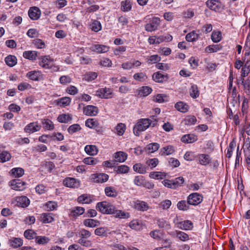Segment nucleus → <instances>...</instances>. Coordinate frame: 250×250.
Here are the masks:
<instances>
[{
  "label": "nucleus",
  "instance_id": "nucleus-12",
  "mask_svg": "<svg viewBox=\"0 0 250 250\" xmlns=\"http://www.w3.org/2000/svg\"><path fill=\"white\" fill-rule=\"evenodd\" d=\"M83 114L87 116H94L98 113V108L97 106L88 105L83 107Z\"/></svg>",
  "mask_w": 250,
  "mask_h": 250
},
{
  "label": "nucleus",
  "instance_id": "nucleus-4",
  "mask_svg": "<svg viewBox=\"0 0 250 250\" xmlns=\"http://www.w3.org/2000/svg\"><path fill=\"white\" fill-rule=\"evenodd\" d=\"M9 186L12 189L17 191H22L26 188V183L21 181L20 180L14 179L11 180L9 183Z\"/></svg>",
  "mask_w": 250,
  "mask_h": 250
},
{
  "label": "nucleus",
  "instance_id": "nucleus-43",
  "mask_svg": "<svg viewBox=\"0 0 250 250\" xmlns=\"http://www.w3.org/2000/svg\"><path fill=\"white\" fill-rule=\"evenodd\" d=\"M199 35L195 31H193L188 34L186 36V39L188 42H192L197 40L199 38Z\"/></svg>",
  "mask_w": 250,
  "mask_h": 250
},
{
  "label": "nucleus",
  "instance_id": "nucleus-38",
  "mask_svg": "<svg viewBox=\"0 0 250 250\" xmlns=\"http://www.w3.org/2000/svg\"><path fill=\"white\" fill-rule=\"evenodd\" d=\"M152 89L147 86H142L139 90V95L140 96L146 97L151 93Z\"/></svg>",
  "mask_w": 250,
  "mask_h": 250
},
{
  "label": "nucleus",
  "instance_id": "nucleus-51",
  "mask_svg": "<svg viewBox=\"0 0 250 250\" xmlns=\"http://www.w3.org/2000/svg\"><path fill=\"white\" fill-rule=\"evenodd\" d=\"M91 29L96 32H97L101 30L102 25L101 23L96 20L94 21L90 25Z\"/></svg>",
  "mask_w": 250,
  "mask_h": 250
},
{
  "label": "nucleus",
  "instance_id": "nucleus-23",
  "mask_svg": "<svg viewBox=\"0 0 250 250\" xmlns=\"http://www.w3.org/2000/svg\"><path fill=\"white\" fill-rule=\"evenodd\" d=\"M175 151L174 147L172 146H168L162 148L159 151L161 155H169L172 154Z\"/></svg>",
  "mask_w": 250,
  "mask_h": 250
},
{
  "label": "nucleus",
  "instance_id": "nucleus-5",
  "mask_svg": "<svg viewBox=\"0 0 250 250\" xmlns=\"http://www.w3.org/2000/svg\"><path fill=\"white\" fill-rule=\"evenodd\" d=\"M160 25V20L158 18H154L149 23L145 25V29L148 32H152L157 29Z\"/></svg>",
  "mask_w": 250,
  "mask_h": 250
},
{
  "label": "nucleus",
  "instance_id": "nucleus-48",
  "mask_svg": "<svg viewBox=\"0 0 250 250\" xmlns=\"http://www.w3.org/2000/svg\"><path fill=\"white\" fill-rule=\"evenodd\" d=\"M166 176V174L165 173L159 171L152 172L149 174V177L151 178L155 179H162L165 178Z\"/></svg>",
  "mask_w": 250,
  "mask_h": 250
},
{
  "label": "nucleus",
  "instance_id": "nucleus-13",
  "mask_svg": "<svg viewBox=\"0 0 250 250\" xmlns=\"http://www.w3.org/2000/svg\"><path fill=\"white\" fill-rule=\"evenodd\" d=\"M112 94V90L109 88H101L97 90L96 95L101 98H109Z\"/></svg>",
  "mask_w": 250,
  "mask_h": 250
},
{
  "label": "nucleus",
  "instance_id": "nucleus-62",
  "mask_svg": "<svg viewBox=\"0 0 250 250\" xmlns=\"http://www.w3.org/2000/svg\"><path fill=\"white\" fill-rule=\"evenodd\" d=\"M81 127L79 124H74V125H70L68 127L67 131L69 133L73 134V133L76 132L78 131L79 130H81Z\"/></svg>",
  "mask_w": 250,
  "mask_h": 250
},
{
  "label": "nucleus",
  "instance_id": "nucleus-49",
  "mask_svg": "<svg viewBox=\"0 0 250 250\" xmlns=\"http://www.w3.org/2000/svg\"><path fill=\"white\" fill-rule=\"evenodd\" d=\"M211 39L214 42H218L221 40L222 34L220 31H214L211 36Z\"/></svg>",
  "mask_w": 250,
  "mask_h": 250
},
{
  "label": "nucleus",
  "instance_id": "nucleus-17",
  "mask_svg": "<svg viewBox=\"0 0 250 250\" xmlns=\"http://www.w3.org/2000/svg\"><path fill=\"white\" fill-rule=\"evenodd\" d=\"M168 77L167 74H165L161 72L154 73L152 75L153 80L157 83H163L167 80Z\"/></svg>",
  "mask_w": 250,
  "mask_h": 250
},
{
  "label": "nucleus",
  "instance_id": "nucleus-37",
  "mask_svg": "<svg viewBox=\"0 0 250 250\" xmlns=\"http://www.w3.org/2000/svg\"><path fill=\"white\" fill-rule=\"evenodd\" d=\"M23 56L30 60H35L37 56V53L35 51H26L23 52Z\"/></svg>",
  "mask_w": 250,
  "mask_h": 250
},
{
  "label": "nucleus",
  "instance_id": "nucleus-39",
  "mask_svg": "<svg viewBox=\"0 0 250 250\" xmlns=\"http://www.w3.org/2000/svg\"><path fill=\"white\" fill-rule=\"evenodd\" d=\"M159 147L160 145L158 143H152L148 144L146 148L148 153H153L158 150Z\"/></svg>",
  "mask_w": 250,
  "mask_h": 250
},
{
  "label": "nucleus",
  "instance_id": "nucleus-9",
  "mask_svg": "<svg viewBox=\"0 0 250 250\" xmlns=\"http://www.w3.org/2000/svg\"><path fill=\"white\" fill-rule=\"evenodd\" d=\"M41 125L37 122L31 123L25 126L24 130L26 133H32L39 131Z\"/></svg>",
  "mask_w": 250,
  "mask_h": 250
},
{
  "label": "nucleus",
  "instance_id": "nucleus-21",
  "mask_svg": "<svg viewBox=\"0 0 250 250\" xmlns=\"http://www.w3.org/2000/svg\"><path fill=\"white\" fill-rule=\"evenodd\" d=\"M129 226L132 229L140 230L143 229L144 226L141 221L136 219L131 221L129 224Z\"/></svg>",
  "mask_w": 250,
  "mask_h": 250
},
{
  "label": "nucleus",
  "instance_id": "nucleus-64",
  "mask_svg": "<svg viewBox=\"0 0 250 250\" xmlns=\"http://www.w3.org/2000/svg\"><path fill=\"white\" fill-rule=\"evenodd\" d=\"M91 235V232L85 229H82L79 231L80 238L87 239L90 237Z\"/></svg>",
  "mask_w": 250,
  "mask_h": 250
},
{
  "label": "nucleus",
  "instance_id": "nucleus-2",
  "mask_svg": "<svg viewBox=\"0 0 250 250\" xmlns=\"http://www.w3.org/2000/svg\"><path fill=\"white\" fill-rule=\"evenodd\" d=\"M96 208L102 213L105 214H113L115 211L114 206L106 202L98 203Z\"/></svg>",
  "mask_w": 250,
  "mask_h": 250
},
{
  "label": "nucleus",
  "instance_id": "nucleus-42",
  "mask_svg": "<svg viewBox=\"0 0 250 250\" xmlns=\"http://www.w3.org/2000/svg\"><path fill=\"white\" fill-rule=\"evenodd\" d=\"M85 125L90 128H95L98 126L99 125L98 122L93 118L88 119L85 121Z\"/></svg>",
  "mask_w": 250,
  "mask_h": 250
},
{
  "label": "nucleus",
  "instance_id": "nucleus-35",
  "mask_svg": "<svg viewBox=\"0 0 250 250\" xmlns=\"http://www.w3.org/2000/svg\"><path fill=\"white\" fill-rule=\"evenodd\" d=\"M11 173L15 177H21L24 173V170L21 167H15L12 168L10 171Z\"/></svg>",
  "mask_w": 250,
  "mask_h": 250
},
{
  "label": "nucleus",
  "instance_id": "nucleus-58",
  "mask_svg": "<svg viewBox=\"0 0 250 250\" xmlns=\"http://www.w3.org/2000/svg\"><path fill=\"white\" fill-rule=\"evenodd\" d=\"M235 146H236V142L234 140H233L229 143V146L228 148H227V156L228 158L231 157L232 154L233 150Z\"/></svg>",
  "mask_w": 250,
  "mask_h": 250
},
{
  "label": "nucleus",
  "instance_id": "nucleus-41",
  "mask_svg": "<svg viewBox=\"0 0 250 250\" xmlns=\"http://www.w3.org/2000/svg\"><path fill=\"white\" fill-rule=\"evenodd\" d=\"M246 146H247V150L245 148L244 149V152L245 155V162L247 164V166L248 167H250V144L248 143L246 145Z\"/></svg>",
  "mask_w": 250,
  "mask_h": 250
},
{
  "label": "nucleus",
  "instance_id": "nucleus-19",
  "mask_svg": "<svg viewBox=\"0 0 250 250\" xmlns=\"http://www.w3.org/2000/svg\"><path fill=\"white\" fill-rule=\"evenodd\" d=\"M92 50L98 53H104L109 50V47L103 44H95L92 46Z\"/></svg>",
  "mask_w": 250,
  "mask_h": 250
},
{
  "label": "nucleus",
  "instance_id": "nucleus-25",
  "mask_svg": "<svg viewBox=\"0 0 250 250\" xmlns=\"http://www.w3.org/2000/svg\"><path fill=\"white\" fill-rule=\"evenodd\" d=\"M105 194L107 196L115 197L118 195V191L112 187H107L104 189Z\"/></svg>",
  "mask_w": 250,
  "mask_h": 250
},
{
  "label": "nucleus",
  "instance_id": "nucleus-46",
  "mask_svg": "<svg viewBox=\"0 0 250 250\" xmlns=\"http://www.w3.org/2000/svg\"><path fill=\"white\" fill-rule=\"evenodd\" d=\"M95 234L100 236H106L108 235V229L107 228H98L95 230Z\"/></svg>",
  "mask_w": 250,
  "mask_h": 250
},
{
  "label": "nucleus",
  "instance_id": "nucleus-30",
  "mask_svg": "<svg viewBox=\"0 0 250 250\" xmlns=\"http://www.w3.org/2000/svg\"><path fill=\"white\" fill-rule=\"evenodd\" d=\"M175 107L178 111L185 113L188 111V106L183 102H179L175 104Z\"/></svg>",
  "mask_w": 250,
  "mask_h": 250
},
{
  "label": "nucleus",
  "instance_id": "nucleus-32",
  "mask_svg": "<svg viewBox=\"0 0 250 250\" xmlns=\"http://www.w3.org/2000/svg\"><path fill=\"white\" fill-rule=\"evenodd\" d=\"M83 224L86 227L94 228L98 226L100 224V222L92 219H86L83 221Z\"/></svg>",
  "mask_w": 250,
  "mask_h": 250
},
{
  "label": "nucleus",
  "instance_id": "nucleus-61",
  "mask_svg": "<svg viewBox=\"0 0 250 250\" xmlns=\"http://www.w3.org/2000/svg\"><path fill=\"white\" fill-rule=\"evenodd\" d=\"M113 214H115L116 217L120 218H128L130 216L129 213H126L121 210H115L114 213Z\"/></svg>",
  "mask_w": 250,
  "mask_h": 250
},
{
  "label": "nucleus",
  "instance_id": "nucleus-50",
  "mask_svg": "<svg viewBox=\"0 0 250 250\" xmlns=\"http://www.w3.org/2000/svg\"><path fill=\"white\" fill-rule=\"evenodd\" d=\"M24 236L28 239H36L37 236V233L32 229L26 230L24 232Z\"/></svg>",
  "mask_w": 250,
  "mask_h": 250
},
{
  "label": "nucleus",
  "instance_id": "nucleus-31",
  "mask_svg": "<svg viewBox=\"0 0 250 250\" xmlns=\"http://www.w3.org/2000/svg\"><path fill=\"white\" fill-rule=\"evenodd\" d=\"M41 220L43 223H49L54 220V218L51 213H44L41 215Z\"/></svg>",
  "mask_w": 250,
  "mask_h": 250
},
{
  "label": "nucleus",
  "instance_id": "nucleus-36",
  "mask_svg": "<svg viewBox=\"0 0 250 250\" xmlns=\"http://www.w3.org/2000/svg\"><path fill=\"white\" fill-rule=\"evenodd\" d=\"M190 96L193 99L198 98L199 96V91L197 86L195 84H192L189 89Z\"/></svg>",
  "mask_w": 250,
  "mask_h": 250
},
{
  "label": "nucleus",
  "instance_id": "nucleus-40",
  "mask_svg": "<svg viewBox=\"0 0 250 250\" xmlns=\"http://www.w3.org/2000/svg\"><path fill=\"white\" fill-rule=\"evenodd\" d=\"M133 168L135 171L141 174H144L146 172V167L140 163L135 164Z\"/></svg>",
  "mask_w": 250,
  "mask_h": 250
},
{
  "label": "nucleus",
  "instance_id": "nucleus-28",
  "mask_svg": "<svg viewBox=\"0 0 250 250\" xmlns=\"http://www.w3.org/2000/svg\"><path fill=\"white\" fill-rule=\"evenodd\" d=\"M42 123L43 125V128L45 129L52 130L54 128V125L53 122L49 119H42Z\"/></svg>",
  "mask_w": 250,
  "mask_h": 250
},
{
  "label": "nucleus",
  "instance_id": "nucleus-33",
  "mask_svg": "<svg viewBox=\"0 0 250 250\" xmlns=\"http://www.w3.org/2000/svg\"><path fill=\"white\" fill-rule=\"evenodd\" d=\"M57 104L61 106L68 105L71 102V99L68 97H64L58 99L56 101Z\"/></svg>",
  "mask_w": 250,
  "mask_h": 250
},
{
  "label": "nucleus",
  "instance_id": "nucleus-14",
  "mask_svg": "<svg viewBox=\"0 0 250 250\" xmlns=\"http://www.w3.org/2000/svg\"><path fill=\"white\" fill-rule=\"evenodd\" d=\"M133 207L136 209L141 211H146L149 208L148 205L146 202L140 200L134 202Z\"/></svg>",
  "mask_w": 250,
  "mask_h": 250
},
{
  "label": "nucleus",
  "instance_id": "nucleus-7",
  "mask_svg": "<svg viewBox=\"0 0 250 250\" xmlns=\"http://www.w3.org/2000/svg\"><path fill=\"white\" fill-rule=\"evenodd\" d=\"M109 176L105 173L93 174L90 176V179L94 182L97 183H102L106 182Z\"/></svg>",
  "mask_w": 250,
  "mask_h": 250
},
{
  "label": "nucleus",
  "instance_id": "nucleus-16",
  "mask_svg": "<svg viewBox=\"0 0 250 250\" xmlns=\"http://www.w3.org/2000/svg\"><path fill=\"white\" fill-rule=\"evenodd\" d=\"M16 205L19 207L25 208L28 206L30 204L29 199L24 196L17 197L15 199Z\"/></svg>",
  "mask_w": 250,
  "mask_h": 250
},
{
  "label": "nucleus",
  "instance_id": "nucleus-60",
  "mask_svg": "<svg viewBox=\"0 0 250 250\" xmlns=\"http://www.w3.org/2000/svg\"><path fill=\"white\" fill-rule=\"evenodd\" d=\"M99 161L93 157H86L83 160V162L88 165H94L98 163Z\"/></svg>",
  "mask_w": 250,
  "mask_h": 250
},
{
  "label": "nucleus",
  "instance_id": "nucleus-26",
  "mask_svg": "<svg viewBox=\"0 0 250 250\" xmlns=\"http://www.w3.org/2000/svg\"><path fill=\"white\" fill-rule=\"evenodd\" d=\"M130 170L129 167L126 165H121L114 167V171L117 174L127 173Z\"/></svg>",
  "mask_w": 250,
  "mask_h": 250
},
{
  "label": "nucleus",
  "instance_id": "nucleus-55",
  "mask_svg": "<svg viewBox=\"0 0 250 250\" xmlns=\"http://www.w3.org/2000/svg\"><path fill=\"white\" fill-rule=\"evenodd\" d=\"M126 129V126L125 124L123 123H119L118 124L116 127V130L117 131V134L119 136H122Z\"/></svg>",
  "mask_w": 250,
  "mask_h": 250
},
{
  "label": "nucleus",
  "instance_id": "nucleus-11",
  "mask_svg": "<svg viewBox=\"0 0 250 250\" xmlns=\"http://www.w3.org/2000/svg\"><path fill=\"white\" fill-rule=\"evenodd\" d=\"M64 185L71 188H78L80 187V182L74 178H66L63 182Z\"/></svg>",
  "mask_w": 250,
  "mask_h": 250
},
{
  "label": "nucleus",
  "instance_id": "nucleus-20",
  "mask_svg": "<svg viewBox=\"0 0 250 250\" xmlns=\"http://www.w3.org/2000/svg\"><path fill=\"white\" fill-rule=\"evenodd\" d=\"M197 139V136L192 134H189L184 135L181 138V141L185 143H192L196 141Z\"/></svg>",
  "mask_w": 250,
  "mask_h": 250
},
{
  "label": "nucleus",
  "instance_id": "nucleus-52",
  "mask_svg": "<svg viewBox=\"0 0 250 250\" xmlns=\"http://www.w3.org/2000/svg\"><path fill=\"white\" fill-rule=\"evenodd\" d=\"M222 47L219 44H213L212 45L208 46L206 49L205 51L207 52H215L218 50H221Z\"/></svg>",
  "mask_w": 250,
  "mask_h": 250
},
{
  "label": "nucleus",
  "instance_id": "nucleus-15",
  "mask_svg": "<svg viewBox=\"0 0 250 250\" xmlns=\"http://www.w3.org/2000/svg\"><path fill=\"white\" fill-rule=\"evenodd\" d=\"M199 163L203 166H207L211 162V158L206 154H200L198 156Z\"/></svg>",
  "mask_w": 250,
  "mask_h": 250
},
{
  "label": "nucleus",
  "instance_id": "nucleus-27",
  "mask_svg": "<svg viewBox=\"0 0 250 250\" xmlns=\"http://www.w3.org/2000/svg\"><path fill=\"white\" fill-rule=\"evenodd\" d=\"M23 244L22 240L20 238L13 237L10 240V244L13 248H17Z\"/></svg>",
  "mask_w": 250,
  "mask_h": 250
},
{
  "label": "nucleus",
  "instance_id": "nucleus-3",
  "mask_svg": "<svg viewBox=\"0 0 250 250\" xmlns=\"http://www.w3.org/2000/svg\"><path fill=\"white\" fill-rule=\"evenodd\" d=\"M203 197L201 194L195 192L189 194L187 198L188 204L190 205L196 206L203 201Z\"/></svg>",
  "mask_w": 250,
  "mask_h": 250
},
{
  "label": "nucleus",
  "instance_id": "nucleus-1",
  "mask_svg": "<svg viewBox=\"0 0 250 250\" xmlns=\"http://www.w3.org/2000/svg\"><path fill=\"white\" fill-rule=\"evenodd\" d=\"M156 124V121L152 122L150 119H141L138 121L133 127V133L135 135L138 136L140 132L146 130L150 126H154Z\"/></svg>",
  "mask_w": 250,
  "mask_h": 250
},
{
  "label": "nucleus",
  "instance_id": "nucleus-47",
  "mask_svg": "<svg viewBox=\"0 0 250 250\" xmlns=\"http://www.w3.org/2000/svg\"><path fill=\"white\" fill-rule=\"evenodd\" d=\"M11 155L10 153L7 151H3L0 153V162L4 163L10 160Z\"/></svg>",
  "mask_w": 250,
  "mask_h": 250
},
{
  "label": "nucleus",
  "instance_id": "nucleus-53",
  "mask_svg": "<svg viewBox=\"0 0 250 250\" xmlns=\"http://www.w3.org/2000/svg\"><path fill=\"white\" fill-rule=\"evenodd\" d=\"M172 180L173 183V189L176 188H177L181 186L184 182V178L181 176Z\"/></svg>",
  "mask_w": 250,
  "mask_h": 250
},
{
  "label": "nucleus",
  "instance_id": "nucleus-6",
  "mask_svg": "<svg viewBox=\"0 0 250 250\" xmlns=\"http://www.w3.org/2000/svg\"><path fill=\"white\" fill-rule=\"evenodd\" d=\"M39 65L43 68L50 69L54 65V62L49 56H42L41 61L39 62Z\"/></svg>",
  "mask_w": 250,
  "mask_h": 250
},
{
  "label": "nucleus",
  "instance_id": "nucleus-63",
  "mask_svg": "<svg viewBox=\"0 0 250 250\" xmlns=\"http://www.w3.org/2000/svg\"><path fill=\"white\" fill-rule=\"evenodd\" d=\"M157 224L160 228L168 229L170 228V225L164 219H160L157 221Z\"/></svg>",
  "mask_w": 250,
  "mask_h": 250
},
{
  "label": "nucleus",
  "instance_id": "nucleus-24",
  "mask_svg": "<svg viewBox=\"0 0 250 250\" xmlns=\"http://www.w3.org/2000/svg\"><path fill=\"white\" fill-rule=\"evenodd\" d=\"M85 152L91 156L96 155L98 152V149L96 146L94 145H87L84 147Z\"/></svg>",
  "mask_w": 250,
  "mask_h": 250
},
{
  "label": "nucleus",
  "instance_id": "nucleus-18",
  "mask_svg": "<svg viewBox=\"0 0 250 250\" xmlns=\"http://www.w3.org/2000/svg\"><path fill=\"white\" fill-rule=\"evenodd\" d=\"M206 4L209 9L214 11H217L221 8L220 2L216 0H208Z\"/></svg>",
  "mask_w": 250,
  "mask_h": 250
},
{
  "label": "nucleus",
  "instance_id": "nucleus-44",
  "mask_svg": "<svg viewBox=\"0 0 250 250\" xmlns=\"http://www.w3.org/2000/svg\"><path fill=\"white\" fill-rule=\"evenodd\" d=\"M49 238L45 236H38L36 238L35 242L39 245H45L50 241Z\"/></svg>",
  "mask_w": 250,
  "mask_h": 250
},
{
  "label": "nucleus",
  "instance_id": "nucleus-29",
  "mask_svg": "<svg viewBox=\"0 0 250 250\" xmlns=\"http://www.w3.org/2000/svg\"><path fill=\"white\" fill-rule=\"evenodd\" d=\"M193 228L192 223L189 220L182 221L180 226H178V228L190 230Z\"/></svg>",
  "mask_w": 250,
  "mask_h": 250
},
{
  "label": "nucleus",
  "instance_id": "nucleus-56",
  "mask_svg": "<svg viewBox=\"0 0 250 250\" xmlns=\"http://www.w3.org/2000/svg\"><path fill=\"white\" fill-rule=\"evenodd\" d=\"M188 205L186 203V201L182 200L178 202L177 207L179 210L185 211L189 208Z\"/></svg>",
  "mask_w": 250,
  "mask_h": 250
},
{
  "label": "nucleus",
  "instance_id": "nucleus-10",
  "mask_svg": "<svg viewBox=\"0 0 250 250\" xmlns=\"http://www.w3.org/2000/svg\"><path fill=\"white\" fill-rule=\"evenodd\" d=\"M28 14L32 20H37L41 17V11L38 7L33 6L29 8Z\"/></svg>",
  "mask_w": 250,
  "mask_h": 250
},
{
  "label": "nucleus",
  "instance_id": "nucleus-54",
  "mask_svg": "<svg viewBox=\"0 0 250 250\" xmlns=\"http://www.w3.org/2000/svg\"><path fill=\"white\" fill-rule=\"evenodd\" d=\"M71 119H72V118L70 115L65 114H62L60 115L57 118V120L58 121V122H59L60 123H66L68 122L69 121L71 120Z\"/></svg>",
  "mask_w": 250,
  "mask_h": 250
},
{
  "label": "nucleus",
  "instance_id": "nucleus-8",
  "mask_svg": "<svg viewBox=\"0 0 250 250\" xmlns=\"http://www.w3.org/2000/svg\"><path fill=\"white\" fill-rule=\"evenodd\" d=\"M26 77L31 80L34 81H40L43 79L42 73L39 70H33L28 72L26 74Z\"/></svg>",
  "mask_w": 250,
  "mask_h": 250
},
{
  "label": "nucleus",
  "instance_id": "nucleus-45",
  "mask_svg": "<svg viewBox=\"0 0 250 250\" xmlns=\"http://www.w3.org/2000/svg\"><path fill=\"white\" fill-rule=\"evenodd\" d=\"M84 208L81 207H75L71 209V213L74 216H79L84 212Z\"/></svg>",
  "mask_w": 250,
  "mask_h": 250
},
{
  "label": "nucleus",
  "instance_id": "nucleus-34",
  "mask_svg": "<svg viewBox=\"0 0 250 250\" xmlns=\"http://www.w3.org/2000/svg\"><path fill=\"white\" fill-rule=\"evenodd\" d=\"M5 62L7 65L12 67L17 64V59L14 56L9 55L5 58Z\"/></svg>",
  "mask_w": 250,
  "mask_h": 250
},
{
  "label": "nucleus",
  "instance_id": "nucleus-59",
  "mask_svg": "<svg viewBox=\"0 0 250 250\" xmlns=\"http://www.w3.org/2000/svg\"><path fill=\"white\" fill-rule=\"evenodd\" d=\"M97 77V74L96 72H90L84 75L83 79L88 82L92 81Z\"/></svg>",
  "mask_w": 250,
  "mask_h": 250
},
{
  "label": "nucleus",
  "instance_id": "nucleus-22",
  "mask_svg": "<svg viewBox=\"0 0 250 250\" xmlns=\"http://www.w3.org/2000/svg\"><path fill=\"white\" fill-rule=\"evenodd\" d=\"M114 157L116 160V161L120 163H123L126 160L127 158V154L123 151H118L114 154Z\"/></svg>",
  "mask_w": 250,
  "mask_h": 250
},
{
  "label": "nucleus",
  "instance_id": "nucleus-57",
  "mask_svg": "<svg viewBox=\"0 0 250 250\" xmlns=\"http://www.w3.org/2000/svg\"><path fill=\"white\" fill-rule=\"evenodd\" d=\"M197 119L194 116H188L184 120L185 124L187 125H194Z\"/></svg>",
  "mask_w": 250,
  "mask_h": 250
}]
</instances>
